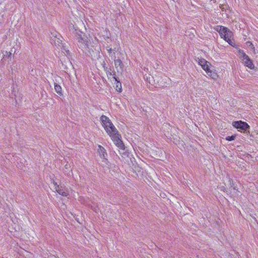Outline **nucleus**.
<instances>
[{
  "label": "nucleus",
  "mask_w": 258,
  "mask_h": 258,
  "mask_svg": "<svg viewBox=\"0 0 258 258\" xmlns=\"http://www.w3.org/2000/svg\"><path fill=\"white\" fill-rule=\"evenodd\" d=\"M53 184L54 189L59 195L63 197H67L69 195V191L67 188L59 186L55 182H53Z\"/></svg>",
  "instance_id": "39448f33"
},
{
  "label": "nucleus",
  "mask_w": 258,
  "mask_h": 258,
  "mask_svg": "<svg viewBox=\"0 0 258 258\" xmlns=\"http://www.w3.org/2000/svg\"><path fill=\"white\" fill-rule=\"evenodd\" d=\"M248 43H250V46H251L252 47L254 48L253 47V45L252 44V43H251V42H248Z\"/></svg>",
  "instance_id": "aec40b11"
},
{
  "label": "nucleus",
  "mask_w": 258,
  "mask_h": 258,
  "mask_svg": "<svg viewBox=\"0 0 258 258\" xmlns=\"http://www.w3.org/2000/svg\"><path fill=\"white\" fill-rule=\"evenodd\" d=\"M54 90L55 92L58 94L59 95H62V89L60 85L56 83H54Z\"/></svg>",
  "instance_id": "2eb2a0df"
},
{
  "label": "nucleus",
  "mask_w": 258,
  "mask_h": 258,
  "mask_svg": "<svg viewBox=\"0 0 258 258\" xmlns=\"http://www.w3.org/2000/svg\"><path fill=\"white\" fill-rule=\"evenodd\" d=\"M114 65L117 69V72H119V70L118 69V68H119V69L120 71H122L123 65L121 61V60L119 59H115L114 60Z\"/></svg>",
  "instance_id": "9d476101"
},
{
  "label": "nucleus",
  "mask_w": 258,
  "mask_h": 258,
  "mask_svg": "<svg viewBox=\"0 0 258 258\" xmlns=\"http://www.w3.org/2000/svg\"><path fill=\"white\" fill-rule=\"evenodd\" d=\"M103 127L104 128V130L106 132V133L108 134V135H109L110 134L115 132H116L117 129L115 127V126L113 124L111 120H110L109 123H106V124H104L102 125Z\"/></svg>",
  "instance_id": "423d86ee"
},
{
  "label": "nucleus",
  "mask_w": 258,
  "mask_h": 258,
  "mask_svg": "<svg viewBox=\"0 0 258 258\" xmlns=\"http://www.w3.org/2000/svg\"><path fill=\"white\" fill-rule=\"evenodd\" d=\"M238 53L239 54V58L242 60H243V58H246V57L248 56V55L245 53L243 50L241 49L238 50Z\"/></svg>",
  "instance_id": "dca6fc26"
},
{
  "label": "nucleus",
  "mask_w": 258,
  "mask_h": 258,
  "mask_svg": "<svg viewBox=\"0 0 258 258\" xmlns=\"http://www.w3.org/2000/svg\"><path fill=\"white\" fill-rule=\"evenodd\" d=\"M104 71L106 72L107 75L108 76H112V78L113 77H116V73L115 71H112L110 68H104Z\"/></svg>",
  "instance_id": "ddd939ff"
},
{
  "label": "nucleus",
  "mask_w": 258,
  "mask_h": 258,
  "mask_svg": "<svg viewBox=\"0 0 258 258\" xmlns=\"http://www.w3.org/2000/svg\"><path fill=\"white\" fill-rule=\"evenodd\" d=\"M98 152L99 153L100 156L102 159H106L107 153L105 149L100 145L98 146Z\"/></svg>",
  "instance_id": "6e6552de"
},
{
  "label": "nucleus",
  "mask_w": 258,
  "mask_h": 258,
  "mask_svg": "<svg viewBox=\"0 0 258 258\" xmlns=\"http://www.w3.org/2000/svg\"><path fill=\"white\" fill-rule=\"evenodd\" d=\"M100 119L102 125L106 124V123H109L110 119L105 115H101Z\"/></svg>",
  "instance_id": "4468645a"
},
{
  "label": "nucleus",
  "mask_w": 258,
  "mask_h": 258,
  "mask_svg": "<svg viewBox=\"0 0 258 258\" xmlns=\"http://www.w3.org/2000/svg\"><path fill=\"white\" fill-rule=\"evenodd\" d=\"M228 30V29L226 27H222V26H221L220 27V29L219 31V33L220 34V36L221 37V38H223L224 36H225V35H226V34L227 33V31Z\"/></svg>",
  "instance_id": "f8f14e48"
},
{
  "label": "nucleus",
  "mask_w": 258,
  "mask_h": 258,
  "mask_svg": "<svg viewBox=\"0 0 258 258\" xmlns=\"http://www.w3.org/2000/svg\"><path fill=\"white\" fill-rule=\"evenodd\" d=\"M113 80L116 82V90L118 92H121L122 91V87L120 82L119 81H118V79L116 77H113Z\"/></svg>",
  "instance_id": "9b49d317"
},
{
  "label": "nucleus",
  "mask_w": 258,
  "mask_h": 258,
  "mask_svg": "<svg viewBox=\"0 0 258 258\" xmlns=\"http://www.w3.org/2000/svg\"><path fill=\"white\" fill-rule=\"evenodd\" d=\"M61 40L59 38H57L55 36V39L54 40V43L55 45H57L59 47H61Z\"/></svg>",
  "instance_id": "f3484780"
},
{
  "label": "nucleus",
  "mask_w": 258,
  "mask_h": 258,
  "mask_svg": "<svg viewBox=\"0 0 258 258\" xmlns=\"http://www.w3.org/2000/svg\"><path fill=\"white\" fill-rule=\"evenodd\" d=\"M232 125L239 131H245L249 128V125L246 122L241 120L234 121L232 122Z\"/></svg>",
  "instance_id": "20e7f679"
},
{
  "label": "nucleus",
  "mask_w": 258,
  "mask_h": 258,
  "mask_svg": "<svg viewBox=\"0 0 258 258\" xmlns=\"http://www.w3.org/2000/svg\"><path fill=\"white\" fill-rule=\"evenodd\" d=\"M114 144L120 149L124 150V145L121 140V136L119 134L118 132L116 130V132L112 133L108 135Z\"/></svg>",
  "instance_id": "f03ea898"
},
{
  "label": "nucleus",
  "mask_w": 258,
  "mask_h": 258,
  "mask_svg": "<svg viewBox=\"0 0 258 258\" xmlns=\"http://www.w3.org/2000/svg\"><path fill=\"white\" fill-rule=\"evenodd\" d=\"M106 50L107 51L108 53L109 54H110L111 53V52H112V49L111 47H109V46H107L106 47Z\"/></svg>",
  "instance_id": "6ab92c4d"
},
{
  "label": "nucleus",
  "mask_w": 258,
  "mask_h": 258,
  "mask_svg": "<svg viewBox=\"0 0 258 258\" xmlns=\"http://www.w3.org/2000/svg\"><path fill=\"white\" fill-rule=\"evenodd\" d=\"M242 62L244 66L248 67V68L250 69H253L254 68V66L252 61V60L250 59V58L249 57V56H247L246 58H243L242 60Z\"/></svg>",
  "instance_id": "0eeeda50"
},
{
  "label": "nucleus",
  "mask_w": 258,
  "mask_h": 258,
  "mask_svg": "<svg viewBox=\"0 0 258 258\" xmlns=\"http://www.w3.org/2000/svg\"><path fill=\"white\" fill-rule=\"evenodd\" d=\"M235 136H228L226 138V140L228 141H231L235 139Z\"/></svg>",
  "instance_id": "a211bd4d"
},
{
  "label": "nucleus",
  "mask_w": 258,
  "mask_h": 258,
  "mask_svg": "<svg viewBox=\"0 0 258 258\" xmlns=\"http://www.w3.org/2000/svg\"><path fill=\"white\" fill-rule=\"evenodd\" d=\"M227 34L226 33L225 36L223 38L226 41H227L230 45H232V42L230 38L232 36V33L231 31H230L229 29L228 31L227 32Z\"/></svg>",
  "instance_id": "1a4fd4ad"
},
{
  "label": "nucleus",
  "mask_w": 258,
  "mask_h": 258,
  "mask_svg": "<svg viewBox=\"0 0 258 258\" xmlns=\"http://www.w3.org/2000/svg\"><path fill=\"white\" fill-rule=\"evenodd\" d=\"M75 35L80 48L86 49L88 47L89 40L85 33L79 30L75 29Z\"/></svg>",
  "instance_id": "f257e3e1"
},
{
  "label": "nucleus",
  "mask_w": 258,
  "mask_h": 258,
  "mask_svg": "<svg viewBox=\"0 0 258 258\" xmlns=\"http://www.w3.org/2000/svg\"><path fill=\"white\" fill-rule=\"evenodd\" d=\"M198 63L203 70H204L209 76H210L213 79H215L217 77V74L213 73L210 70L209 66V62L204 58H199Z\"/></svg>",
  "instance_id": "7ed1b4c3"
}]
</instances>
